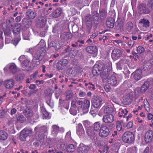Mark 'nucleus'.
<instances>
[{
	"label": "nucleus",
	"mask_w": 153,
	"mask_h": 153,
	"mask_svg": "<svg viewBox=\"0 0 153 153\" xmlns=\"http://www.w3.org/2000/svg\"><path fill=\"white\" fill-rule=\"evenodd\" d=\"M90 149L89 146L80 144L79 146L77 152L78 153H87Z\"/></svg>",
	"instance_id": "16"
},
{
	"label": "nucleus",
	"mask_w": 153,
	"mask_h": 153,
	"mask_svg": "<svg viewBox=\"0 0 153 153\" xmlns=\"http://www.w3.org/2000/svg\"><path fill=\"white\" fill-rule=\"evenodd\" d=\"M30 61L28 59L25 60L21 63V66L23 70L27 71L29 70Z\"/></svg>",
	"instance_id": "27"
},
{
	"label": "nucleus",
	"mask_w": 153,
	"mask_h": 153,
	"mask_svg": "<svg viewBox=\"0 0 153 153\" xmlns=\"http://www.w3.org/2000/svg\"><path fill=\"white\" fill-rule=\"evenodd\" d=\"M68 63V61L67 59H62L57 63L56 67L58 70H61L66 67Z\"/></svg>",
	"instance_id": "17"
},
{
	"label": "nucleus",
	"mask_w": 153,
	"mask_h": 153,
	"mask_svg": "<svg viewBox=\"0 0 153 153\" xmlns=\"http://www.w3.org/2000/svg\"><path fill=\"white\" fill-rule=\"evenodd\" d=\"M128 112V111L126 108L124 109L120 108L119 110L118 116L120 117L125 118Z\"/></svg>",
	"instance_id": "29"
},
{
	"label": "nucleus",
	"mask_w": 153,
	"mask_h": 153,
	"mask_svg": "<svg viewBox=\"0 0 153 153\" xmlns=\"http://www.w3.org/2000/svg\"><path fill=\"white\" fill-rule=\"evenodd\" d=\"M62 13V10L60 8H58L50 15V16L53 18H57L61 15Z\"/></svg>",
	"instance_id": "25"
},
{
	"label": "nucleus",
	"mask_w": 153,
	"mask_h": 153,
	"mask_svg": "<svg viewBox=\"0 0 153 153\" xmlns=\"http://www.w3.org/2000/svg\"><path fill=\"white\" fill-rule=\"evenodd\" d=\"M48 47L49 48L53 47L56 51H57L60 48L61 46L59 42L55 41L49 43L48 44Z\"/></svg>",
	"instance_id": "20"
},
{
	"label": "nucleus",
	"mask_w": 153,
	"mask_h": 153,
	"mask_svg": "<svg viewBox=\"0 0 153 153\" xmlns=\"http://www.w3.org/2000/svg\"><path fill=\"white\" fill-rule=\"evenodd\" d=\"M88 88L90 89L94 90L95 89L94 85L90 82L88 83Z\"/></svg>",
	"instance_id": "57"
},
{
	"label": "nucleus",
	"mask_w": 153,
	"mask_h": 153,
	"mask_svg": "<svg viewBox=\"0 0 153 153\" xmlns=\"http://www.w3.org/2000/svg\"><path fill=\"white\" fill-rule=\"evenodd\" d=\"M75 146L73 144H69L66 148L67 151L68 152H73L75 150Z\"/></svg>",
	"instance_id": "37"
},
{
	"label": "nucleus",
	"mask_w": 153,
	"mask_h": 153,
	"mask_svg": "<svg viewBox=\"0 0 153 153\" xmlns=\"http://www.w3.org/2000/svg\"><path fill=\"white\" fill-rule=\"evenodd\" d=\"M83 124L85 127L88 126L90 125V122L88 120H85L83 122Z\"/></svg>",
	"instance_id": "58"
},
{
	"label": "nucleus",
	"mask_w": 153,
	"mask_h": 153,
	"mask_svg": "<svg viewBox=\"0 0 153 153\" xmlns=\"http://www.w3.org/2000/svg\"><path fill=\"white\" fill-rule=\"evenodd\" d=\"M109 132V129L107 127L102 126L99 131V135L101 137H105L108 135Z\"/></svg>",
	"instance_id": "6"
},
{
	"label": "nucleus",
	"mask_w": 153,
	"mask_h": 153,
	"mask_svg": "<svg viewBox=\"0 0 153 153\" xmlns=\"http://www.w3.org/2000/svg\"><path fill=\"white\" fill-rule=\"evenodd\" d=\"M24 77V74H18L15 76V78L17 81H21L23 80Z\"/></svg>",
	"instance_id": "42"
},
{
	"label": "nucleus",
	"mask_w": 153,
	"mask_h": 153,
	"mask_svg": "<svg viewBox=\"0 0 153 153\" xmlns=\"http://www.w3.org/2000/svg\"><path fill=\"white\" fill-rule=\"evenodd\" d=\"M107 83L113 86H116L118 84V82L116 77L114 75H111L107 80Z\"/></svg>",
	"instance_id": "19"
},
{
	"label": "nucleus",
	"mask_w": 153,
	"mask_h": 153,
	"mask_svg": "<svg viewBox=\"0 0 153 153\" xmlns=\"http://www.w3.org/2000/svg\"><path fill=\"white\" fill-rule=\"evenodd\" d=\"M127 28L128 30H131L133 27V25L131 22H128L126 25Z\"/></svg>",
	"instance_id": "55"
},
{
	"label": "nucleus",
	"mask_w": 153,
	"mask_h": 153,
	"mask_svg": "<svg viewBox=\"0 0 153 153\" xmlns=\"http://www.w3.org/2000/svg\"><path fill=\"white\" fill-rule=\"evenodd\" d=\"M7 133L4 131H0V140H6L8 137Z\"/></svg>",
	"instance_id": "34"
},
{
	"label": "nucleus",
	"mask_w": 153,
	"mask_h": 153,
	"mask_svg": "<svg viewBox=\"0 0 153 153\" xmlns=\"http://www.w3.org/2000/svg\"><path fill=\"white\" fill-rule=\"evenodd\" d=\"M25 114L27 117H30L33 116V113L32 110L28 109L25 112Z\"/></svg>",
	"instance_id": "44"
},
{
	"label": "nucleus",
	"mask_w": 153,
	"mask_h": 153,
	"mask_svg": "<svg viewBox=\"0 0 153 153\" xmlns=\"http://www.w3.org/2000/svg\"><path fill=\"white\" fill-rule=\"evenodd\" d=\"M59 129V127L57 125L53 126L51 129L52 133L54 135L56 134L58 132Z\"/></svg>",
	"instance_id": "39"
},
{
	"label": "nucleus",
	"mask_w": 153,
	"mask_h": 153,
	"mask_svg": "<svg viewBox=\"0 0 153 153\" xmlns=\"http://www.w3.org/2000/svg\"><path fill=\"white\" fill-rule=\"evenodd\" d=\"M150 62H146L144 65L143 68L144 70H148L150 69L151 67Z\"/></svg>",
	"instance_id": "49"
},
{
	"label": "nucleus",
	"mask_w": 153,
	"mask_h": 153,
	"mask_svg": "<svg viewBox=\"0 0 153 153\" xmlns=\"http://www.w3.org/2000/svg\"><path fill=\"white\" fill-rule=\"evenodd\" d=\"M20 40V39L19 38H15L12 41V43L15 46H16L18 44Z\"/></svg>",
	"instance_id": "50"
},
{
	"label": "nucleus",
	"mask_w": 153,
	"mask_h": 153,
	"mask_svg": "<svg viewBox=\"0 0 153 153\" xmlns=\"http://www.w3.org/2000/svg\"><path fill=\"white\" fill-rule=\"evenodd\" d=\"M122 123L119 121L117 122V128L118 131H120L122 129Z\"/></svg>",
	"instance_id": "52"
},
{
	"label": "nucleus",
	"mask_w": 153,
	"mask_h": 153,
	"mask_svg": "<svg viewBox=\"0 0 153 153\" xmlns=\"http://www.w3.org/2000/svg\"><path fill=\"white\" fill-rule=\"evenodd\" d=\"M114 21L112 18H109L106 22L107 26L109 28H112L114 26Z\"/></svg>",
	"instance_id": "33"
},
{
	"label": "nucleus",
	"mask_w": 153,
	"mask_h": 153,
	"mask_svg": "<svg viewBox=\"0 0 153 153\" xmlns=\"http://www.w3.org/2000/svg\"><path fill=\"white\" fill-rule=\"evenodd\" d=\"M36 86L34 84H31L29 86V88L31 89H34L36 88Z\"/></svg>",
	"instance_id": "64"
},
{
	"label": "nucleus",
	"mask_w": 153,
	"mask_h": 153,
	"mask_svg": "<svg viewBox=\"0 0 153 153\" xmlns=\"http://www.w3.org/2000/svg\"><path fill=\"white\" fill-rule=\"evenodd\" d=\"M9 68L10 71L13 73H15L17 71V68L14 63H12L7 66L4 68V70L6 69L7 68Z\"/></svg>",
	"instance_id": "31"
},
{
	"label": "nucleus",
	"mask_w": 153,
	"mask_h": 153,
	"mask_svg": "<svg viewBox=\"0 0 153 153\" xmlns=\"http://www.w3.org/2000/svg\"><path fill=\"white\" fill-rule=\"evenodd\" d=\"M134 136L133 133L130 131H127L123 135V141L127 143H131L134 140Z\"/></svg>",
	"instance_id": "2"
},
{
	"label": "nucleus",
	"mask_w": 153,
	"mask_h": 153,
	"mask_svg": "<svg viewBox=\"0 0 153 153\" xmlns=\"http://www.w3.org/2000/svg\"><path fill=\"white\" fill-rule=\"evenodd\" d=\"M20 25L19 24H16L13 27V33L15 34L18 33L20 32Z\"/></svg>",
	"instance_id": "36"
},
{
	"label": "nucleus",
	"mask_w": 153,
	"mask_h": 153,
	"mask_svg": "<svg viewBox=\"0 0 153 153\" xmlns=\"http://www.w3.org/2000/svg\"><path fill=\"white\" fill-rule=\"evenodd\" d=\"M133 125V123L132 122L130 121L126 125V127L127 128H131Z\"/></svg>",
	"instance_id": "62"
},
{
	"label": "nucleus",
	"mask_w": 153,
	"mask_h": 153,
	"mask_svg": "<svg viewBox=\"0 0 153 153\" xmlns=\"http://www.w3.org/2000/svg\"><path fill=\"white\" fill-rule=\"evenodd\" d=\"M36 13L35 11L31 10H28L27 12V17L29 19H34L36 16Z\"/></svg>",
	"instance_id": "32"
},
{
	"label": "nucleus",
	"mask_w": 153,
	"mask_h": 153,
	"mask_svg": "<svg viewBox=\"0 0 153 153\" xmlns=\"http://www.w3.org/2000/svg\"><path fill=\"white\" fill-rule=\"evenodd\" d=\"M149 87V82H146L142 85L140 90L141 92H145Z\"/></svg>",
	"instance_id": "35"
},
{
	"label": "nucleus",
	"mask_w": 153,
	"mask_h": 153,
	"mask_svg": "<svg viewBox=\"0 0 153 153\" xmlns=\"http://www.w3.org/2000/svg\"><path fill=\"white\" fill-rule=\"evenodd\" d=\"M153 138L152 131L150 130L147 131L145 133V140L146 143L150 142Z\"/></svg>",
	"instance_id": "21"
},
{
	"label": "nucleus",
	"mask_w": 153,
	"mask_h": 153,
	"mask_svg": "<svg viewBox=\"0 0 153 153\" xmlns=\"http://www.w3.org/2000/svg\"><path fill=\"white\" fill-rule=\"evenodd\" d=\"M102 99L98 96L95 97L92 101V105L96 108H98L101 107L102 105Z\"/></svg>",
	"instance_id": "9"
},
{
	"label": "nucleus",
	"mask_w": 153,
	"mask_h": 153,
	"mask_svg": "<svg viewBox=\"0 0 153 153\" xmlns=\"http://www.w3.org/2000/svg\"><path fill=\"white\" fill-rule=\"evenodd\" d=\"M45 45V42L44 40H41L39 42L38 46L40 47L43 51V52L42 53L39 55H35L33 56L34 59L36 60H39V61L42 60L45 55V50L43 48Z\"/></svg>",
	"instance_id": "4"
},
{
	"label": "nucleus",
	"mask_w": 153,
	"mask_h": 153,
	"mask_svg": "<svg viewBox=\"0 0 153 153\" xmlns=\"http://www.w3.org/2000/svg\"><path fill=\"white\" fill-rule=\"evenodd\" d=\"M153 4V0H149L148 4V6L149 8H152Z\"/></svg>",
	"instance_id": "63"
},
{
	"label": "nucleus",
	"mask_w": 153,
	"mask_h": 153,
	"mask_svg": "<svg viewBox=\"0 0 153 153\" xmlns=\"http://www.w3.org/2000/svg\"><path fill=\"white\" fill-rule=\"evenodd\" d=\"M96 131L92 127H88L86 129L87 134L92 140L97 139V134Z\"/></svg>",
	"instance_id": "8"
},
{
	"label": "nucleus",
	"mask_w": 153,
	"mask_h": 153,
	"mask_svg": "<svg viewBox=\"0 0 153 153\" xmlns=\"http://www.w3.org/2000/svg\"><path fill=\"white\" fill-rule=\"evenodd\" d=\"M26 59H27L26 57H25V56L24 55H22L19 57V60L20 61H24Z\"/></svg>",
	"instance_id": "60"
},
{
	"label": "nucleus",
	"mask_w": 153,
	"mask_h": 153,
	"mask_svg": "<svg viewBox=\"0 0 153 153\" xmlns=\"http://www.w3.org/2000/svg\"><path fill=\"white\" fill-rule=\"evenodd\" d=\"M10 26L12 27V25H9V26L7 27L4 30V33L5 35L9 36L11 34V31L10 29Z\"/></svg>",
	"instance_id": "41"
},
{
	"label": "nucleus",
	"mask_w": 153,
	"mask_h": 153,
	"mask_svg": "<svg viewBox=\"0 0 153 153\" xmlns=\"http://www.w3.org/2000/svg\"><path fill=\"white\" fill-rule=\"evenodd\" d=\"M42 113L43 119H49L50 118L51 116L48 112L45 110H44L42 111Z\"/></svg>",
	"instance_id": "45"
},
{
	"label": "nucleus",
	"mask_w": 153,
	"mask_h": 153,
	"mask_svg": "<svg viewBox=\"0 0 153 153\" xmlns=\"http://www.w3.org/2000/svg\"><path fill=\"white\" fill-rule=\"evenodd\" d=\"M134 78L135 79L138 80L140 79L143 75L142 73V71L141 69L136 70L134 73Z\"/></svg>",
	"instance_id": "23"
},
{
	"label": "nucleus",
	"mask_w": 153,
	"mask_h": 153,
	"mask_svg": "<svg viewBox=\"0 0 153 153\" xmlns=\"http://www.w3.org/2000/svg\"><path fill=\"white\" fill-rule=\"evenodd\" d=\"M23 38L25 40H29L30 33L29 31L24 32L23 33Z\"/></svg>",
	"instance_id": "46"
},
{
	"label": "nucleus",
	"mask_w": 153,
	"mask_h": 153,
	"mask_svg": "<svg viewBox=\"0 0 153 153\" xmlns=\"http://www.w3.org/2000/svg\"><path fill=\"white\" fill-rule=\"evenodd\" d=\"M101 127L100 123L99 122H97L94 123L93 128L95 131H97L98 130L99 131Z\"/></svg>",
	"instance_id": "38"
},
{
	"label": "nucleus",
	"mask_w": 153,
	"mask_h": 153,
	"mask_svg": "<svg viewBox=\"0 0 153 153\" xmlns=\"http://www.w3.org/2000/svg\"><path fill=\"white\" fill-rule=\"evenodd\" d=\"M114 120V117L112 114H106L103 116L102 121L105 123H112Z\"/></svg>",
	"instance_id": "15"
},
{
	"label": "nucleus",
	"mask_w": 153,
	"mask_h": 153,
	"mask_svg": "<svg viewBox=\"0 0 153 153\" xmlns=\"http://www.w3.org/2000/svg\"><path fill=\"white\" fill-rule=\"evenodd\" d=\"M38 74V72L36 71L34 73L31 75L30 76V79L33 80H34L36 79Z\"/></svg>",
	"instance_id": "54"
},
{
	"label": "nucleus",
	"mask_w": 153,
	"mask_h": 153,
	"mask_svg": "<svg viewBox=\"0 0 153 153\" xmlns=\"http://www.w3.org/2000/svg\"><path fill=\"white\" fill-rule=\"evenodd\" d=\"M46 23V19L43 17H41L39 19V21H37V24L38 27H43L45 26Z\"/></svg>",
	"instance_id": "28"
},
{
	"label": "nucleus",
	"mask_w": 153,
	"mask_h": 153,
	"mask_svg": "<svg viewBox=\"0 0 153 153\" xmlns=\"http://www.w3.org/2000/svg\"><path fill=\"white\" fill-rule=\"evenodd\" d=\"M72 37L71 34L68 32H65L62 33L61 36V39H62L64 40H67L71 38Z\"/></svg>",
	"instance_id": "30"
},
{
	"label": "nucleus",
	"mask_w": 153,
	"mask_h": 153,
	"mask_svg": "<svg viewBox=\"0 0 153 153\" xmlns=\"http://www.w3.org/2000/svg\"><path fill=\"white\" fill-rule=\"evenodd\" d=\"M144 107L145 110L149 112L150 111V106L149 103L146 100L144 101Z\"/></svg>",
	"instance_id": "43"
},
{
	"label": "nucleus",
	"mask_w": 153,
	"mask_h": 153,
	"mask_svg": "<svg viewBox=\"0 0 153 153\" xmlns=\"http://www.w3.org/2000/svg\"><path fill=\"white\" fill-rule=\"evenodd\" d=\"M114 109L113 108L109 105H105L103 106L100 111L99 115L101 116L102 112H103L105 114H111L113 111Z\"/></svg>",
	"instance_id": "5"
},
{
	"label": "nucleus",
	"mask_w": 153,
	"mask_h": 153,
	"mask_svg": "<svg viewBox=\"0 0 153 153\" xmlns=\"http://www.w3.org/2000/svg\"><path fill=\"white\" fill-rule=\"evenodd\" d=\"M73 96V94L72 92L68 91L67 93L66 96V100H69L71 99Z\"/></svg>",
	"instance_id": "53"
},
{
	"label": "nucleus",
	"mask_w": 153,
	"mask_h": 153,
	"mask_svg": "<svg viewBox=\"0 0 153 153\" xmlns=\"http://www.w3.org/2000/svg\"><path fill=\"white\" fill-rule=\"evenodd\" d=\"M32 133L31 130L27 128L23 129L21 132L20 136V139L22 141H24L25 139L27 136Z\"/></svg>",
	"instance_id": "13"
},
{
	"label": "nucleus",
	"mask_w": 153,
	"mask_h": 153,
	"mask_svg": "<svg viewBox=\"0 0 153 153\" xmlns=\"http://www.w3.org/2000/svg\"><path fill=\"white\" fill-rule=\"evenodd\" d=\"M79 95L80 97H84L85 96L86 94L85 92L80 91L79 92Z\"/></svg>",
	"instance_id": "59"
},
{
	"label": "nucleus",
	"mask_w": 153,
	"mask_h": 153,
	"mask_svg": "<svg viewBox=\"0 0 153 153\" xmlns=\"http://www.w3.org/2000/svg\"><path fill=\"white\" fill-rule=\"evenodd\" d=\"M110 99L114 103L116 104H119V101L115 97V95L114 94H111L110 95Z\"/></svg>",
	"instance_id": "47"
},
{
	"label": "nucleus",
	"mask_w": 153,
	"mask_h": 153,
	"mask_svg": "<svg viewBox=\"0 0 153 153\" xmlns=\"http://www.w3.org/2000/svg\"><path fill=\"white\" fill-rule=\"evenodd\" d=\"M76 133L80 137H84L85 135V132L82 125L79 124L76 127Z\"/></svg>",
	"instance_id": "14"
},
{
	"label": "nucleus",
	"mask_w": 153,
	"mask_h": 153,
	"mask_svg": "<svg viewBox=\"0 0 153 153\" xmlns=\"http://www.w3.org/2000/svg\"><path fill=\"white\" fill-rule=\"evenodd\" d=\"M138 10L140 14H147L149 12L148 9L146 7V5L143 4H140L139 5Z\"/></svg>",
	"instance_id": "18"
},
{
	"label": "nucleus",
	"mask_w": 153,
	"mask_h": 153,
	"mask_svg": "<svg viewBox=\"0 0 153 153\" xmlns=\"http://www.w3.org/2000/svg\"><path fill=\"white\" fill-rule=\"evenodd\" d=\"M133 99V94L132 93H130L123 97V102L125 105H129L131 103Z\"/></svg>",
	"instance_id": "10"
},
{
	"label": "nucleus",
	"mask_w": 153,
	"mask_h": 153,
	"mask_svg": "<svg viewBox=\"0 0 153 153\" xmlns=\"http://www.w3.org/2000/svg\"><path fill=\"white\" fill-rule=\"evenodd\" d=\"M81 101L74 99L73 100L71 103V107L74 108H77L78 111H79V106L81 103Z\"/></svg>",
	"instance_id": "22"
},
{
	"label": "nucleus",
	"mask_w": 153,
	"mask_h": 153,
	"mask_svg": "<svg viewBox=\"0 0 153 153\" xmlns=\"http://www.w3.org/2000/svg\"><path fill=\"white\" fill-rule=\"evenodd\" d=\"M66 137L68 139H71V131L68 132L66 135Z\"/></svg>",
	"instance_id": "61"
},
{
	"label": "nucleus",
	"mask_w": 153,
	"mask_h": 153,
	"mask_svg": "<svg viewBox=\"0 0 153 153\" xmlns=\"http://www.w3.org/2000/svg\"><path fill=\"white\" fill-rule=\"evenodd\" d=\"M130 60L128 59H121L116 64L118 70H121L123 67L126 66L130 62Z\"/></svg>",
	"instance_id": "11"
},
{
	"label": "nucleus",
	"mask_w": 153,
	"mask_h": 153,
	"mask_svg": "<svg viewBox=\"0 0 153 153\" xmlns=\"http://www.w3.org/2000/svg\"><path fill=\"white\" fill-rule=\"evenodd\" d=\"M86 50L88 53L92 54H96L97 51V48L95 46H88L86 48Z\"/></svg>",
	"instance_id": "24"
},
{
	"label": "nucleus",
	"mask_w": 153,
	"mask_h": 153,
	"mask_svg": "<svg viewBox=\"0 0 153 153\" xmlns=\"http://www.w3.org/2000/svg\"><path fill=\"white\" fill-rule=\"evenodd\" d=\"M137 51L138 53L140 54L143 53L144 52L145 49L144 48L140 46L137 48Z\"/></svg>",
	"instance_id": "48"
},
{
	"label": "nucleus",
	"mask_w": 153,
	"mask_h": 153,
	"mask_svg": "<svg viewBox=\"0 0 153 153\" xmlns=\"http://www.w3.org/2000/svg\"><path fill=\"white\" fill-rule=\"evenodd\" d=\"M96 110H93L92 108H91L90 113L93 117H94L96 115Z\"/></svg>",
	"instance_id": "56"
},
{
	"label": "nucleus",
	"mask_w": 153,
	"mask_h": 153,
	"mask_svg": "<svg viewBox=\"0 0 153 153\" xmlns=\"http://www.w3.org/2000/svg\"><path fill=\"white\" fill-rule=\"evenodd\" d=\"M81 102L79 111H83L85 110L88 111V109L90 106V101L88 100L85 99L84 101H81Z\"/></svg>",
	"instance_id": "7"
},
{
	"label": "nucleus",
	"mask_w": 153,
	"mask_h": 153,
	"mask_svg": "<svg viewBox=\"0 0 153 153\" xmlns=\"http://www.w3.org/2000/svg\"><path fill=\"white\" fill-rule=\"evenodd\" d=\"M4 85L6 88L11 89L14 85V81L13 79L7 80L5 81Z\"/></svg>",
	"instance_id": "26"
},
{
	"label": "nucleus",
	"mask_w": 153,
	"mask_h": 153,
	"mask_svg": "<svg viewBox=\"0 0 153 153\" xmlns=\"http://www.w3.org/2000/svg\"><path fill=\"white\" fill-rule=\"evenodd\" d=\"M149 25V20L144 18L140 20L138 26L141 30L145 31L148 28Z\"/></svg>",
	"instance_id": "3"
},
{
	"label": "nucleus",
	"mask_w": 153,
	"mask_h": 153,
	"mask_svg": "<svg viewBox=\"0 0 153 153\" xmlns=\"http://www.w3.org/2000/svg\"><path fill=\"white\" fill-rule=\"evenodd\" d=\"M122 51L118 49H114L112 52L111 57L112 59L114 60L118 59L122 56Z\"/></svg>",
	"instance_id": "12"
},
{
	"label": "nucleus",
	"mask_w": 153,
	"mask_h": 153,
	"mask_svg": "<svg viewBox=\"0 0 153 153\" xmlns=\"http://www.w3.org/2000/svg\"><path fill=\"white\" fill-rule=\"evenodd\" d=\"M70 112L71 114L73 115H76L77 113L76 108L72 107H71V108L70 110Z\"/></svg>",
	"instance_id": "51"
},
{
	"label": "nucleus",
	"mask_w": 153,
	"mask_h": 153,
	"mask_svg": "<svg viewBox=\"0 0 153 153\" xmlns=\"http://www.w3.org/2000/svg\"><path fill=\"white\" fill-rule=\"evenodd\" d=\"M17 120L21 123H23L26 120L25 118L22 115L18 114L16 116Z\"/></svg>",
	"instance_id": "40"
},
{
	"label": "nucleus",
	"mask_w": 153,
	"mask_h": 153,
	"mask_svg": "<svg viewBox=\"0 0 153 153\" xmlns=\"http://www.w3.org/2000/svg\"><path fill=\"white\" fill-rule=\"evenodd\" d=\"M103 69L102 67L100 65H95L93 68L92 73L94 76L100 74L101 77L104 79H106L108 76V72L112 70L111 63L108 62Z\"/></svg>",
	"instance_id": "1"
}]
</instances>
